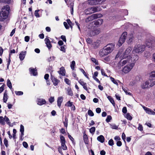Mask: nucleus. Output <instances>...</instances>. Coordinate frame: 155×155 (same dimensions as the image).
<instances>
[{"label":"nucleus","mask_w":155,"mask_h":155,"mask_svg":"<svg viewBox=\"0 0 155 155\" xmlns=\"http://www.w3.org/2000/svg\"><path fill=\"white\" fill-rule=\"evenodd\" d=\"M63 97H58L57 100L58 106L60 107L61 104L63 101Z\"/></svg>","instance_id":"obj_18"},{"label":"nucleus","mask_w":155,"mask_h":155,"mask_svg":"<svg viewBox=\"0 0 155 155\" xmlns=\"http://www.w3.org/2000/svg\"><path fill=\"white\" fill-rule=\"evenodd\" d=\"M110 79L111 80V81L115 84L117 85H118V82H119L120 81L118 80H116L114 78H112V77H110Z\"/></svg>","instance_id":"obj_27"},{"label":"nucleus","mask_w":155,"mask_h":155,"mask_svg":"<svg viewBox=\"0 0 155 155\" xmlns=\"http://www.w3.org/2000/svg\"><path fill=\"white\" fill-rule=\"evenodd\" d=\"M100 32V29H95L90 33L91 36L94 35L99 33Z\"/></svg>","instance_id":"obj_16"},{"label":"nucleus","mask_w":155,"mask_h":155,"mask_svg":"<svg viewBox=\"0 0 155 155\" xmlns=\"http://www.w3.org/2000/svg\"><path fill=\"white\" fill-rule=\"evenodd\" d=\"M97 139L98 141L101 143H104L105 140V138L102 135H101L98 137Z\"/></svg>","instance_id":"obj_20"},{"label":"nucleus","mask_w":155,"mask_h":155,"mask_svg":"<svg viewBox=\"0 0 155 155\" xmlns=\"http://www.w3.org/2000/svg\"><path fill=\"white\" fill-rule=\"evenodd\" d=\"M45 44H46L47 47L49 49H50L51 48L52 45L48 37L46 38L45 39Z\"/></svg>","instance_id":"obj_14"},{"label":"nucleus","mask_w":155,"mask_h":155,"mask_svg":"<svg viewBox=\"0 0 155 155\" xmlns=\"http://www.w3.org/2000/svg\"><path fill=\"white\" fill-rule=\"evenodd\" d=\"M83 134V139L84 142L85 144H88V138L87 136L85 134V132Z\"/></svg>","instance_id":"obj_19"},{"label":"nucleus","mask_w":155,"mask_h":155,"mask_svg":"<svg viewBox=\"0 0 155 155\" xmlns=\"http://www.w3.org/2000/svg\"><path fill=\"white\" fill-rule=\"evenodd\" d=\"M66 90L67 91V94L68 95L71 96L73 95V93L71 88L68 87L66 89Z\"/></svg>","instance_id":"obj_23"},{"label":"nucleus","mask_w":155,"mask_h":155,"mask_svg":"<svg viewBox=\"0 0 155 155\" xmlns=\"http://www.w3.org/2000/svg\"><path fill=\"white\" fill-rule=\"evenodd\" d=\"M78 82L80 84H81L82 86L84 85V84H85L86 83L83 81L82 80H80Z\"/></svg>","instance_id":"obj_57"},{"label":"nucleus","mask_w":155,"mask_h":155,"mask_svg":"<svg viewBox=\"0 0 155 155\" xmlns=\"http://www.w3.org/2000/svg\"><path fill=\"white\" fill-rule=\"evenodd\" d=\"M64 81L68 84L70 85L71 84V81L68 78H65L64 79Z\"/></svg>","instance_id":"obj_46"},{"label":"nucleus","mask_w":155,"mask_h":155,"mask_svg":"<svg viewBox=\"0 0 155 155\" xmlns=\"http://www.w3.org/2000/svg\"><path fill=\"white\" fill-rule=\"evenodd\" d=\"M131 50V47H129L126 49L125 51L123 53H122V51H120L116 55V58L119 57H120L121 60L128 58L129 56H130V55H128L130 53Z\"/></svg>","instance_id":"obj_4"},{"label":"nucleus","mask_w":155,"mask_h":155,"mask_svg":"<svg viewBox=\"0 0 155 155\" xmlns=\"http://www.w3.org/2000/svg\"><path fill=\"white\" fill-rule=\"evenodd\" d=\"M68 7H69L71 8V14H72L73 12V3H71L70 4V5L68 6Z\"/></svg>","instance_id":"obj_35"},{"label":"nucleus","mask_w":155,"mask_h":155,"mask_svg":"<svg viewBox=\"0 0 155 155\" xmlns=\"http://www.w3.org/2000/svg\"><path fill=\"white\" fill-rule=\"evenodd\" d=\"M101 109L100 108H97L96 109V111L97 113H100L101 112Z\"/></svg>","instance_id":"obj_62"},{"label":"nucleus","mask_w":155,"mask_h":155,"mask_svg":"<svg viewBox=\"0 0 155 155\" xmlns=\"http://www.w3.org/2000/svg\"><path fill=\"white\" fill-rule=\"evenodd\" d=\"M111 119V117L110 115H108L107 116V117L106 120V121L107 122H108L110 121V120Z\"/></svg>","instance_id":"obj_51"},{"label":"nucleus","mask_w":155,"mask_h":155,"mask_svg":"<svg viewBox=\"0 0 155 155\" xmlns=\"http://www.w3.org/2000/svg\"><path fill=\"white\" fill-rule=\"evenodd\" d=\"M85 13L87 14H90L93 13L91 8H89L85 10Z\"/></svg>","instance_id":"obj_21"},{"label":"nucleus","mask_w":155,"mask_h":155,"mask_svg":"<svg viewBox=\"0 0 155 155\" xmlns=\"http://www.w3.org/2000/svg\"><path fill=\"white\" fill-rule=\"evenodd\" d=\"M99 15V14H95L93 15H91V16L88 17L86 19V22H87L93 20L94 19H96L98 17H100V16Z\"/></svg>","instance_id":"obj_10"},{"label":"nucleus","mask_w":155,"mask_h":155,"mask_svg":"<svg viewBox=\"0 0 155 155\" xmlns=\"http://www.w3.org/2000/svg\"><path fill=\"white\" fill-rule=\"evenodd\" d=\"M5 122L7 124L10 125V120L8 117L5 116L3 117L2 116H0V123L2 125H4L5 124Z\"/></svg>","instance_id":"obj_9"},{"label":"nucleus","mask_w":155,"mask_h":155,"mask_svg":"<svg viewBox=\"0 0 155 155\" xmlns=\"http://www.w3.org/2000/svg\"><path fill=\"white\" fill-rule=\"evenodd\" d=\"M2 2L4 3L9 4L11 3V0H2Z\"/></svg>","instance_id":"obj_45"},{"label":"nucleus","mask_w":155,"mask_h":155,"mask_svg":"<svg viewBox=\"0 0 155 155\" xmlns=\"http://www.w3.org/2000/svg\"><path fill=\"white\" fill-rule=\"evenodd\" d=\"M73 105L72 102H71L70 101H68L65 104V106L67 107H71Z\"/></svg>","instance_id":"obj_42"},{"label":"nucleus","mask_w":155,"mask_h":155,"mask_svg":"<svg viewBox=\"0 0 155 155\" xmlns=\"http://www.w3.org/2000/svg\"><path fill=\"white\" fill-rule=\"evenodd\" d=\"M86 41L87 43L89 44H91L92 43V40L90 38H87L86 40Z\"/></svg>","instance_id":"obj_53"},{"label":"nucleus","mask_w":155,"mask_h":155,"mask_svg":"<svg viewBox=\"0 0 155 155\" xmlns=\"http://www.w3.org/2000/svg\"><path fill=\"white\" fill-rule=\"evenodd\" d=\"M101 74L103 75L104 76H107V75H106L105 73V72L103 69H101Z\"/></svg>","instance_id":"obj_61"},{"label":"nucleus","mask_w":155,"mask_h":155,"mask_svg":"<svg viewBox=\"0 0 155 155\" xmlns=\"http://www.w3.org/2000/svg\"><path fill=\"white\" fill-rule=\"evenodd\" d=\"M36 102L37 104L40 106L46 103L45 100L42 98H37Z\"/></svg>","instance_id":"obj_11"},{"label":"nucleus","mask_w":155,"mask_h":155,"mask_svg":"<svg viewBox=\"0 0 155 155\" xmlns=\"http://www.w3.org/2000/svg\"><path fill=\"white\" fill-rule=\"evenodd\" d=\"M7 86L9 87V88H10V89H12V83L10 80L9 79H8L7 80Z\"/></svg>","instance_id":"obj_32"},{"label":"nucleus","mask_w":155,"mask_h":155,"mask_svg":"<svg viewBox=\"0 0 155 155\" xmlns=\"http://www.w3.org/2000/svg\"><path fill=\"white\" fill-rule=\"evenodd\" d=\"M122 112L124 114H126L127 112V108L125 107H124L122 109Z\"/></svg>","instance_id":"obj_54"},{"label":"nucleus","mask_w":155,"mask_h":155,"mask_svg":"<svg viewBox=\"0 0 155 155\" xmlns=\"http://www.w3.org/2000/svg\"><path fill=\"white\" fill-rule=\"evenodd\" d=\"M92 45L94 47V48H96L98 47L99 45L96 42H94V43L92 44Z\"/></svg>","instance_id":"obj_56"},{"label":"nucleus","mask_w":155,"mask_h":155,"mask_svg":"<svg viewBox=\"0 0 155 155\" xmlns=\"http://www.w3.org/2000/svg\"><path fill=\"white\" fill-rule=\"evenodd\" d=\"M4 143L5 146L7 147L8 145V140L6 138H5L4 139Z\"/></svg>","instance_id":"obj_58"},{"label":"nucleus","mask_w":155,"mask_h":155,"mask_svg":"<svg viewBox=\"0 0 155 155\" xmlns=\"http://www.w3.org/2000/svg\"><path fill=\"white\" fill-rule=\"evenodd\" d=\"M134 37L133 35H131L128 37V40H127V43L128 44H130L133 40Z\"/></svg>","instance_id":"obj_26"},{"label":"nucleus","mask_w":155,"mask_h":155,"mask_svg":"<svg viewBox=\"0 0 155 155\" xmlns=\"http://www.w3.org/2000/svg\"><path fill=\"white\" fill-rule=\"evenodd\" d=\"M51 79L53 84L55 86L57 85L59 82V81L52 74H51Z\"/></svg>","instance_id":"obj_13"},{"label":"nucleus","mask_w":155,"mask_h":155,"mask_svg":"<svg viewBox=\"0 0 155 155\" xmlns=\"http://www.w3.org/2000/svg\"><path fill=\"white\" fill-rule=\"evenodd\" d=\"M155 84V79H150L143 83L141 85V87L143 89L153 86Z\"/></svg>","instance_id":"obj_5"},{"label":"nucleus","mask_w":155,"mask_h":155,"mask_svg":"<svg viewBox=\"0 0 155 155\" xmlns=\"http://www.w3.org/2000/svg\"><path fill=\"white\" fill-rule=\"evenodd\" d=\"M95 0H88V3L89 4L92 5H96Z\"/></svg>","instance_id":"obj_31"},{"label":"nucleus","mask_w":155,"mask_h":155,"mask_svg":"<svg viewBox=\"0 0 155 155\" xmlns=\"http://www.w3.org/2000/svg\"><path fill=\"white\" fill-rule=\"evenodd\" d=\"M26 53V51H21L19 55V58L21 61L23 60L25 57Z\"/></svg>","instance_id":"obj_17"},{"label":"nucleus","mask_w":155,"mask_h":155,"mask_svg":"<svg viewBox=\"0 0 155 155\" xmlns=\"http://www.w3.org/2000/svg\"><path fill=\"white\" fill-rule=\"evenodd\" d=\"M107 98L109 100V101L111 103L113 104V106L115 107V104L114 103V101L112 97L110 96H107Z\"/></svg>","instance_id":"obj_22"},{"label":"nucleus","mask_w":155,"mask_h":155,"mask_svg":"<svg viewBox=\"0 0 155 155\" xmlns=\"http://www.w3.org/2000/svg\"><path fill=\"white\" fill-rule=\"evenodd\" d=\"M88 114L89 115H90L91 116H93L94 115V114L93 112L91 110H88Z\"/></svg>","instance_id":"obj_44"},{"label":"nucleus","mask_w":155,"mask_h":155,"mask_svg":"<svg viewBox=\"0 0 155 155\" xmlns=\"http://www.w3.org/2000/svg\"><path fill=\"white\" fill-rule=\"evenodd\" d=\"M108 144L110 146H113L114 144L113 140L112 139H110L108 141Z\"/></svg>","instance_id":"obj_48"},{"label":"nucleus","mask_w":155,"mask_h":155,"mask_svg":"<svg viewBox=\"0 0 155 155\" xmlns=\"http://www.w3.org/2000/svg\"><path fill=\"white\" fill-rule=\"evenodd\" d=\"M93 13L98 12L100 10V8L98 7H93L91 8Z\"/></svg>","instance_id":"obj_29"},{"label":"nucleus","mask_w":155,"mask_h":155,"mask_svg":"<svg viewBox=\"0 0 155 155\" xmlns=\"http://www.w3.org/2000/svg\"><path fill=\"white\" fill-rule=\"evenodd\" d=\"M81 71L82 72V73L88 79H89V78L88 77L86 74L85 72L84 71V70L82 69H80Z\"/></svg>","instance_id":"obj_43"},{"label":"nucleus","mask_w":155,"mask_h":155,"mask_svg":"<svg viewBox=\"0 0 155 155\" xmlns=\"http://www.w3.org/2000/svg\"><path fill=\"white\" fill-rule=\"evenodd\" d=\"M91 60L96 65H98V61L95 58H91Z\"/></svg>","instance_id":"obj_33"},{"label":"nucleus","mask_w":155,"mask_h":155,"mask_svg":"<svg viewBox=\"0 0 155 155\" xmlns=\"http://www.w3.org/2000/svg\"><path fill=\"white\" fill-rule=\"evenodd\" d=\"M61 38L64 41H66V37L65 36L61 35Z\"/></svg>","instance_id":"obj_63"},{"label":"nucleus","mask_w":155,"mask_h":155,"mask_svg":"<svg viewBox=\"0 0 155 155\" xmlns=\"http://www.w3.org/2000/svg\"><path fill=\"white\" fill-rule=\"evenodd\" d=\"M150 76L152 78H155V71H152L150 74Z\"/></svg>","instance_id":"obj_41"},{"label":"nucleus","mask_w":155,"mask_h":155,"mask_svg":"<svg viewBox=\"0 0 155 155\" xmlns=\"http://www.w3.org/2000/svg\"><path fill=\"white\" fill-rule=\"evenodd\" d=\"M61 143H64L65 142V140L64 137L63 136H61L60 137Z\"/></svg>","instance_id":"obj_37"},{"label":"nucleus","mask_w":155,"mask_h":155,"mask_svg":"<svg viewBox=\"0 0 155 155\" xmlns=\"http://www.w3.org/2000/svg\"><path fill=\"white\" fill-rule=\"evenodd\" d=\"M125 117L128 120H131L132 119V117L129 113H127L125 115Z\"/></svg>","instance_id":"obj_30"},{"label":"nucleus","mask_w":155,"mask_h":155,"mask_svg":"<svg viewBox=\"0 0 155 155\" xmlns=\"http://www.w3.org/2000/svg\"><path fill=\"white\" fill-rule=\"evenodd\" d=\"M49 102L51 103H52L54 101V97H51L49 99Z\"/></svg>","instance_id":"obj_47"},{"label":"nucleus","mask_w":155,"mask_h":155,"mask_svg":"<svg viewBox=\"0 0 155 155\" xmlns=\"http://www.w3.org/2000/svg\"><path fill=\"white\" fill-rule=\"evenodd\" d=\"M143 108L147 113L150 114L155 115V112L152 110L144 106H143Z\"/></svg>","instance_id":"obj_12"},{"label":"nucleus","mask_w":155,"mask_h":155,"mask_svg":"<svg viewBox=\"0 0 155 155\" xmlns=\"http://www.w3.org/2000/svg\"><path fill=\"white\" fill-rule=\"evenodd\" d=\"M29 71L30 72V74L31 75L35 76L37 75V72L35 68H30L29 69Z\"/></svg>","instance_id":"obj_15"},{"label":"nucleus","mask_w":155,"mask_h":155,"mask_svg":"<svg viewBox=\"0 0 155 155\" xmlns=\"http://www.w3.org/2000/svg\"><path fill=\"white\" fill-rule=\"evenodd\" d=\"M114 48V45L111 43L105 46L103 49H101L100 52V56L101 57L107 55L111 53Z\"/></svg>","instance_id":"obj_1"},{"label":"nucleus","mask_w":155,"mask_h":155,"mask_svg":"<svg viewBox=\"0 0 155 155\" xmlns=\"http://www.w3.org/2000/svg\"><path fill=\"white\" fill-rule=\"evenodd\" d=\"M24 127H20V131L21 133V140H23V139H22V138L24 135Z\"/></svg>","instance_id":"obj_24"},{"label":"nucleus","mask_w":155,"mask_h":155,"mask_svg":"<svg viewBox=\"0 0 155 155\" xmlns=\"http://www.w3.org/2000/svg\"><path fill=\"white\" fill-rule=\"evenodd\" d=\"M95 128L94 127H93L91 129H90V133L92 134H94L95 131Z\"/></svg>","instance_id":"obj_39"},{"label":"nucleus","mask_w":155,"mask_h":155,"mask_svg":"<svg viewBox=\"0 0 155 155\" xmlns=\"http://www.w3.org/2000/svg\"><path fill=\"white\" fill-rule=\"evenodd\" d=\"M75 64V63L74 61H72L71 63V67L72 70H74V66Z\"/></svg>","instance_id":"obj_34"},{"label":"nucleus","mask_w":155,"mask_h":155,"mask_svg":"<svg viewBox=\"0 0 155 155\" xmlns=\"http://www.w3.org/2000/svg\"><path fill=\"white\" fill-rule=\"evenodd\" d=\"M61 147L63 150H65L67 149V147L65 144V143H61Z\"/></svg>","instance_id":"obj_38"},{"label":"nucleus","mask_w":155,"mask_h":155,"mask_svg":"<svg viewBox=\"0 0 155 155\" xmlns=\"http://www.w3.org/2000/svg\"><path fill=\"white\" fill-rule=\"evenodd\" d=\"M15 94L17 95H22L23 94V92L21 91H15Z\"/></svg>","instance_id":"obj_40"},{"label":"nucleus","mask_w":155,"mask_h":155,"mask_svg":"<svg viewBox=\"0 0 155 155\" xmlns=\"http://www.w3.org/2000/svg\"><path fill=\"white\" fill-rule=\"evenodd\" d=\"M40 11L39 10H37L35 11V15L37 18H39L40 17L38 13V12Z\"/></svg>","instance_id":"obj_36"},{"label":"nucleus","mask_w":155,"mask_h":155,"mask_svg":"<svg viewBox=\"0 0 155 155\" xmlns=\"http://www.w3.org/2000/svg\"><path fill=\"white\" fill-rule=\"evenodd\" d=\"M10 8L9 5H6L4 6L0 12V21H3L7 19L10 11Z\"/></svg>","instance_id":"obj_3"},{"label":"nucleus","mask_w":155,"mask_h":155,"mask_svg":"<svg viewBox=\"0 0 155 155\" xmlns=\"http://www.w3.org/2000/svg\"><path fill=\"white\" fill-rule=\"evenodd\" d=\"M145 46L141 44H137L134 46L132 52L133 54L142 52L145 49Z\"/></svg>","instance_id":"obj_6"},{"label":"nucleus","mask_w":155,"mask_h":155,"mask_svg":"<svg viewBox=\"0 0 155 155\" xmlns=\"http://www.w3.org/2000/svg\"><path fill=\"white\" fill-rule=\"evenodd\" d=\"M23 146L26 148H27L28 147V143H27V142H23Z\"/></svg>","instance_id":"obj_60"},{"label":"nucleus","mask_w":155,"mask_h":155,"mask_svg":"<svg viewBox=\"0 0 155 155\" xmlns=\"http://www.w3.org/2000/svg\"><path fill=\"white\" fill-rule=\"evenodd\" d=\"M5 86V84H3L0 87V93H1L4 90V87Z\"/></svg>","instance_id":"obj_55"},{"label":"nucleus","mask_w":155,"mask_h":155,"mask_svg":"<svg viewBox=\"0 0 155 155\" xmlns=\"http://www.w3.org/2000/svg\"><path fill=\"white\" fill-rule=\"evenodd\" d=\"M138 59V56L136 54H134L130 55L127 59L121 60L118 64V66L120 68L126 64L127 63H134V62Z\"/></svg>","instance_id":"obj_2"},{"label":"nucleus","mask_w":155,"mask_h":155,"mask_svg":"<svg viewBox=\"0 0 155 155\" xmlns=\"http://www.w3.org/2000/svg\"><path fill=\"white\" fill-rule=\"evenodd\" d=\"M8 99V97L7 96V93L6 92V91L5 92L4 94V97H3V101L4 102L6 103L7 99Z\"/></svg>","instance_id":"obj_28"},{"label":"nucleus","mask_w":155,"mask_h":155,"mask_svg":"<svg viewBox=\"0 0 155 155\" xmlns=\"http://www.w3.org/2000/svg\"><path fill=\"white\" fill-rule=\"evenodd\" d=\"M122 12H123V14L125 15H127L128 14V12L127 10L124 9L122 10Z\"/></svg>","instance_id":"obj_52"},{"label":"nucleus","mask_w":155,"mask_h":155,"mask_svg":"<svg viewBox=\"0 0 155 155\" xmlns=\"http://www.w3.org/2000/svg\"><path fill=\"white\" fill-rule=\"evenodd\" d=\"M127 64L122 69V72L124 74H127L130 71L134 65V63L133 62Z\"/></svg>","instance_id":"obj_7"},{"label":"nucleus","mask_w":155,"mask_h":155,"mask_svg":"<svg viewBox=\"0 0 155 155\" xmlns=\"http://www.w3.org/2000/svg\"><path fill=\"white\" fill-rule=\"evenodd\" d=\"M29 39L30 38L28 36H26L25 38V41L26 42L29 41Z\"/></svg>","instance_id":"obj_59"},{"label":"nucleus","mask_w":155,"mask_h":155,"mask_svg":"<svg viewBox=\"0 0 155 155\" xmlns=\"http://www.w3.org/2000/svg\"><path fill=\"white\" fill-rule=\"evenodd\" d=\"M49 77V75L48 74H46L45 76H44V78L46 80H48V78Z\"/></svg>","instance_id":"obj_64"},{"label":"nucleus","mask_w":155,"mask_h":155,"mask_svg":"<svg viewBox=\"0 0 155 155\" xmlns=\"http://www.w3.org/2000/svg\"><path fill=\"white\" fill-rule=\"evenodd\" d=\"M127 35V32H124L122 34L118 41V43L117 44V45L119 47L121 46L125 41Z\"/></svg>","instance_id":"obj_8"},{"label":"nucleus","mask_w":155,"mask_h":155,"mask_svg":"<svg viewBox=\"0 0 155 155\" xmlns=\"http://www.w3.org/2000/svg\"><path fill=\"white\" fill-rule=\"evenodd\" d=\"M64 25L66 29H68L69 28V26L68 25L67 22H64Z\"/></svg>","instance_id":"obj_50"},{"label":"nucleus","mask_w":155,"mask_h":155,"mask_svg":"<svg viewBox=\"0 0 155 155\" xmlns=\"http://www.w3.org/2000/svg\"><path fill=\"white\" fill-rule=\"evenodd\" d=\"M67 22L68 25L70 26L71 28H72V22L69 19H67Z\"/></svg>","instance_id":"obj_49"},{"label":"nucleus","mask_w":155,"mask_h":155,"mask_svg":"<svg viewBox=\"0 0 155 155\" xmlns=\"http://www.w3.org/2000/svg\"><path fill=\"white\" fill-rule=\"evenodd\" d=\"M58 72L60 74H61L62 76L65 75L64 69L63 67L61 68L60 69V71Z\"/></svg>","instance_id":"obj_25"}]
</instances>
